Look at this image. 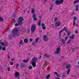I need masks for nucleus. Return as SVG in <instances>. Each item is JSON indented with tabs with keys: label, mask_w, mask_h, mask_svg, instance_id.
<instances>
[{
	"label": "nucleus",
	"mask_w": 79,
	"mask_h": 79,
	"mask_svg": "<svg viewBox=\"0 0 79 79\" xmlns=\"http://www.w3.org/2000/svg\"><path fill=\"white\" fill-rule=\"evenodd\" d=\"M54 74L56 75V76H57V75H58V73H57V72H54Z\"/></svg>",
	"instance_id": "41"
},
{
	"label": "nucleus",
	"mask_w": 79,
	"mask_h": 79,
	"mask_svg": "<svg viewBox=\"0 0 79 79\" xmlns=\"http://www.w3.org/2000/svg\"><path fill=\"white\" fill-rule=\"evenodd\" d=\"M62 30H63V31L64 30H66V27H64L63 29Z\"/></svg>",
	"instance_id": "37"
},
{
	"label": "nucleus",
	"mask_w": 79,
	"mask_h": 79,
	"mask_svg": "<svg viewBox=\"0 0 79 79\" xmlns=\"http://www.w3.org/2000/svg\"><path fill=\"white\" fill-rule=\"evenodd\" d=\"M2 51H5V50H6V48L5 47H3L2 48Z\"/></svg>",
	"instance_id": "26"
},
{
	"label": "nucleus",
	"mask_w": 79,
	"mask_h": 79,
	"mask_svg": "<svg viewBox=\"0 0 79 79\" xmlns=\"http://www.w3.org/2000/svg\"><path fill=\"white\" fill-rule=\"evenodd\" d=\"M39 18L40 20V19H41V16H39Z\"/></svg>",
	"instance_id": "53"
},
{
	"label": "nucleus",
	"mask_w": 79,
	"mask_h": 79,
	"mask_svg": "<svg viewBox=\"0 0 79 79\" xmlns=\"http://www.w3.org/2000/svg\"><path fill=\"white\" fill-rule=\"evenodd\" d=\"M32 67L31 65L28 68L29 69H30V70H31V69H32Z\"/></svg>",
	"instance_id": "30"
},
{
	"label": "nucleus",
	"mask_w": 79,
	"mask_h": 79,
	"mask_svg": "<svg viewBox=\"0 0 79 79\" xmlns=\"http://www.w3.org/2000/svg\"><path fill=\"white\" fill-rule=\"evenodd\" d=\"M63 58H64V56H62V57H61V59H63Z\"/></svg>",
	"instance_id": "54"
},
{
	"label": "nucleus",
	"mask_w": 79,
	"mask_h": 79,
	"mask_svg": "<svg viewBox=\"0 0 79 79\" xmlns=\"http://www.w3.org/2000/svg\"><path fill=\"white\" fill-rule=\"evenodd\" d=\"M28 61H29V59H28L26 60L24 59L23 60V61L24 63H27Z\"/></svg>",
	"instance_id": "23"
},
{
	"label": "nucleus",
	"mask_w": 79,
	"mask_h": 79,
	"mask_svg": "<svg viewBox=\"0 0 79 79\" xmlns=\"http://www.w3.org/2000/svg\"><path fill=\"white\" fill-rule=\"evenodd\" d=\"M7 70L8 71H10V67L7 68Z\"/></svg>",
	"instance_id": "34"
},
{
	"label": "nucleus",
	"mask_w": 79,
	"mask_h": 79,
	"mask_svg": "<svg viewBox=\"0 0 79 79\" xmlns=\"http://www.w3.org/2000/svg\"><path fill=\"white\" fill-rule=\"evenodd\" d=\"M7 58L9 59H10V56L9 55H7Z\"/></svg>",
	"instance_id": "42"
},
{
	"label": "nucleus",
	"mask_w": 79,
	"mask_h": 79,
	"mask_svg": "<svg viewBox=\"0 0 79 79\" xmlns=\"http://www.w3.org/2000/svg\"><path fill=\"white\" fill-rule=\"evenodd\" d=\"M41 26L42 27V29L43 30H45V29H46V27H45V24H44L42 23L41 24Z\"/></svg>",
	"instance_id": "12"
},
{
	"label": "nucleus",
	"mask_w": 79,
	"mask_h": 79,
	"mask_svg": "<svg viewBox=\"0 0 79 79\" xmlns=\"http://www.w3.org/2000/svg\"><path fill=\"white\" fill-rule=\"evenodd\" d=\"M41 23V20H40L38 22V25L39 26H40V23Z\"/></svg>",
	"instance_id": "22"
},
{
	"label": "nucleus",
	"mask_w": 79,
	"mask_h": 79,
	"mask_svg": "<svg viewBox=\"0 0 79 79\" xmlns=\"http://www.w3.org/2000/svg\"><path fill=\"white\" fill-rule=\"evenodd\" d=\"M27 33L29 32V28H28L27 29Z\"/></svg>",
	"instance_id": "45"
},
{
	"label": "nucleus",
	"mask_w": 79,
	"mask_h": 79,
	"mask_svg": "<svg viewBox=\"0 0 79 79\" xmlns=\"http://www.w3.org/2000/svg\"><path fill=\"white\" fill-rule=\"evenodd\" d=\"M13 16H16V14H14L13 15Z\"/></svg>",
	"instance_id": "58"
},
{
	"label": "nucleus",
	"mask_w": 79,
	"mask_h": 79,
	"mask_svg": "<svg viewBox=\"0 0 79 79\" xmlns=\"http://www.w3.org/2000/svg\"><path fill=\"white\" fill-rule=\"evenodd\" d=\"M78 1L77 0H75L73 2L74 4H76V3H77L78 2Z\"/></svg>",
	"instance_id": "33"
},
{
	"label": "nucleus",
	"mask_w": 79,
	"mask_h": 79,
	"mask_svg": "<svg viewBox=\"0 0 79 79\" xmlns=\"http://www.w3.org/2000/svg\"><path fill=\"white\" fill-rule=\"evenodd\" d=\"M73 50V52H74V50H75V48H73L72 49Z\"/></svg>",
	"instance_id": "51"
},
{
	"label": "nucleus",
	"mask_w": 79,
	"mask_h": 79,
	"mask_svg": "<svg viewBox=\"0 0 79 79\" xmlns=\"http://www.w3.org/2000/svg\"><path fill=\"white\" fill-rule=\"evenodd\" d=\"M20 66L21 68H23L24 66V65H25V64L24 63H21L20 64Z\"/></svg>",
	"instance_id": "13"
},
{
	"label": "nucleus",
	"mask_w": 79,
	"mask_h": 79,
	"mask_svg": "<svg viewBox=\"0 0 79 79\" xmlns=\"http://www.w3.org/2000/svg\"><path fill=\"white\" fill-rule=\"evenodd\" d=\"M44 4H46V3L47 2V0H44Z\"/></svg>",
	"instance_id": "36"
},
{
	"label": "nucleus",
	"mask_w": 79,
	"mask_h": 79,
	"mask_svg": "<svg viewBox=\"0 0 79 79\" xmlns=\"http://www.w3.org/2000/svg\"><path fill=\"white\" fill-rule=\"evenodd\" d=\"M64 31L63 30H61L59 32V35L60 37H61V33L62 32H63V31Z\"/></svg>",
	"instance_id": "27"
},
{
	"label": "nucleus",
	"mask_w": 79,
	"mask_h": 79,
	"mask_svg": "<svg viewBox=\"0 0 79 79\" xmlns=\"http://www.w3.org/2000/svg\"><path fill=\"white\" fill-rule=\"evenodd\" d=\"M32 65L33 66V67H35V66H36V63L35 62H32Z\"/></svg>",
	"instance_id": "19"
},
{
	"label": "nucleus",
	"mask_w": 79,
	"mask_h": 79,
	"mask_svg": "<svg viewBox=\"0 0 79 79\" xmlns=\"http://www.w3.org/2000/svg\"><path fill=\"white\" fill-rule=\"evenodd\" d=\"M78 26V24H76V27H77Z\"/></svg>",
	"instance_id": "60"
},
{
	"label": "nucleus",
	"mask_w": 79,
	"mask_h": 79,
	"mask_svg": "<svg viewBox=\"0 0 79 79\" xmlns=\"http://www.w3.org/2000/svg\"><path fill=\"white\" fill-rule=\"evenodd\" d=\"M56 79H61L60 78H56Z\"/></svg>",
	"instance_id": "62"
},
{
	"label": "nucleus",
	"mask_w": 79,
	"mask_h": 79,
	"mask_svg": "<svg viewBox=\"0 0 79 79\" xmlns=\"http://www.w3.org/2000/svg\"><path fill=\"white\" fill-rule=\"evenodd\" d=\"M53 6H51L50 8V10H52V7Z\"/></svg>",
	"instance_id": "46"
},
{
	"label": "nucleus",
	"mask_w": 79,
	"mask_h": 79,
	"mask_svg": "<svg viewBox=\"0 0 79 79\" xmlns=\"http://www.w3.org/2000/svg\"><path fill=\"white\" fill-rule=\"evenodd\" d=\"M18 66H19V64L17 63L16 64V69H18Z\"/></svg>",
	"instance_id": "32"
},
{
	"label": "nucleus",
	"mask_w": 79,
	"mask_h": 79,
	"mask_svg": "<svg viewBox=\"0 0 79 79\" xmlns=\"http://www.w3.org/2000/svg\"><path fill=\"white\" fill-rule=\"evenodd\" d=\"M44 56L45 57H46L47 58H49V57H50V55H49L47 54V53H46L45 54Z\"/></svg>",
	"instance_id": "14"
},
{
	"label": "nucleus",
	"mask_w": 79,
	"mask_h": 79,
	"mask_svg": "<svg viewBox=\"0 0 79 79\" xmlns=\"http://www.w3.org/2000/svg\"><path fill=\"white\" fill-rule=\"evenodd\" d=\"M75 24H76V22H73V26H74V25H75Z\"/></svg>",
	"instance_id": "48"
},
{
	"label": "nucleus",
	"mask_w": 79,
	"mask_h": 79,
	"mask_svg": "<svg viewBox=\"0 0 79 79\" xmlns=\"http://www.w3.org/2000/svg\"><path fill=\"white\" fill-rule=\"evenodd\" d=\"M48 37H47V36L46 35H44L43 36V40L45 41V42H47L48 41Z\"/></svg>",
	"instance_id": "10"
},
{
	"label": "nucleus",
	"mask_w": 79,
	"mask_h": 79,
	"mask_svg": "<svg viewBox=\"0 0 79 79\" xmlns=\"http://www.w3.org/2000/svg\"><path fill=\"white\" fill-rule=\"evenodd\" d=\"M60 51L61 49H60V48H57L56 51L54 52V53H55V54H58L59 53H60Z\"/></svg>",
	"instance_id": "8"
},
{
	"label": "nucleus",
	"mask_w": 79,
	"mask_h": 79,
	"mask_svg": "<svg viewBox=\"0 0 79 79\" xmlns=\"http://www.w3.org/2000/svg\"><path fill=\"white\" fill-rule=\"evenodd\" d=\"M36 28V25L35 24H33L31 25V32H34L35 30V28Z\"/></svg>",
	"instance_id": "5"
},
{
	"label": "nucleus",
	"mask_w": 79,
	"mask_h": 79,
	"mask_svg": "<svg viewBox=\"0 0 79 79\" xmlns=\"http://www.w3.org/2000/svg\"><path fill=\"white\" fill-rule=\"evenodd\" d=\"M38 39H39V37H37L35 40V43H37L38 42Z\"/></svg>",
	"instance_id": "24"
},
{
	"label": "nucleus",
	"mask_w": 79,
	"mask_h": 79,
	"mask_svg": "<svg viewBox=\"0 0 79 79\" xmlns=\"http://www.w3.org/2000/svg\"><path fill=\"white\" fill-rule=\"evenodd\" d=\"M12 32L14 34H17L19 32V31L16 28H14L13 29Z\"/></svg>",
	"instance_id": "7"
},
{
	"label": "nucleus",
	"mask_w": 79,
	"mask_h": 79,
	"mask_svg": "<svg viewBox=\"0 0 79 79\" xmlns=\"http://www.w3.org/2000/svg\"><path fill=\"white\" fill-rule=\"evenodd\" d=\"M63 0H56L55 2V3L56 5H58L63 3Z\"/></svg>",
	"instance_id": "3"
},
{
	"label": "nucleus",
	"mask_w": 79,
	"mask_h": 79,
	"mask_svg": "<svg viewBox=\"0 0 79 79\" xmlns=\"http://www.w3.org/2000/svg\"><path fill=\"white\" fill-rule=\"evenodd\" d=\"M15 78H17V79H20L19 73L17 71L15 72Z\"/></svg>",
	"instance_id": "6"
},
{
	"label": "nucleus",
	"mask_w": 79,
	"mask_h": 79,
	"mask_svg": "<svg viewBox=\"0 0 79 79\" xmlns=\"http://www.w3.org/2000/svg\"><path fill=\"white\" fill-rule=\"evenodd\" d=\"M76 7V10L77 11H78L79 10V5H77L75 6Z\"/></svg>",
	"instance_id": "18"
},
{
	"label": "nucleus",
	"mask_w": 79,
	"mask_h": 79,
	"mask_svg": "<svg viewBox=\"0 0 79 79\" xmlns=\"http://www.w3.org/2000/svg\"><path fill=\"white\" fill-rule=\"evenodd\" d=\"M24 20V19L23 17H20L18 19L17 23L15 24V26H19L20 25L23 24V21Z\"/></svg>",
	"instance_id": "1"
},
{
	"label": "nucleus",
	"mask_w": 79,
	"mask_h": 79,
	"mask_svg": "<svg viewBox=\"0 0 79 79\" xmlns=\"http://www.w3.org/2000/svg\"><path fill=\"white\" fill-rule=\"evenodd\" d=\"M74 35H72V36L71 37V38L72 39H74L75 37V36Z\"/></svg>",
	"instance_id": "25"
},
{
	"label": "nucleus",
	"mask_w": 79,
	"mask_h": 79,
	"mask_svg": "<svg viewBox=\"0 0 79 79\" xmlns=\"http://www.w3.org/2000/svg\"><path fill=\"white\" fill-rule=\"evenodd\" d=\"M32 62H35L37 61V59L36 57H33L32 58Z\"/></svg>",
	"instance_id": "11"
},
{
	"label": "nucleus",
	"mask_w": 79,
	"mask_h": 79,
	"mask_svg": "<svg viewBox=\"0 0 79 79\" xmlns=\"http://www.w3.org/2000/svg\"><path fill=\"white\" fill-rule=\"evenodd\" d=\"M32 45H33V46H34V45H35V42H33L32 43Z\"/></svg>",
	"instance_id": "35"
},
{
	"label": "nucleus",
	"mask_w": 79,
	"mask_h": 79,
	"mask_svg": "<svg viewBox=\"0 0 79 79\" xmlns=\"http://www.w3.org/2000/svg\"><path fill=\"white\" fill-rule=\"evenodd\" d=\"M13 64V62H11L10 63V65H12Z\"/></svg>",
	"instance_id": "44"
},
{
	"label": "nucleus",
	"mask_w": 79,
	"mask_h": 79,
	"mask_svg": "<svg viewBox=\"0 0 79 79\" xmlns=\"http://www.w3.org/2000/svg\"><path fill=\"white\" fill-rule=\"evenodd\" d=\"M25 74H28V73H27V72H26L25 73Z\"/></svg>",
	"instance_id": "59"
},
{
	"label": "nucleus",
	"mask_w": 79,
	"mask_h": 79,
	"mask_svg": "<svg viewBox=\"0 0 79 79\" xmlns=\"http://www.w3.org/2000/svg\"><path fill=\"white\" fill-rule=\"evenodd\" d=\"M0 43L2 46H4V47H7L8 45V44L6 42H2V40H0Z\"/></svg>",
	"instance_id": "4"
},
{
	"label": "nucleus",
	"mask_w": 79,
	"mask_h": 79,
	"mask_svg": "<svg viewBox=\"0 0 79 79\" xmlns=\"http://www.w3.org/2000/svg\"><path fill=\"white\" fill-rule=\"evenodd\" d=\"M74 19H76V17L74 16Z\"/></svg>",
	"instance_id": "55"
},
{
	"label": "nucleus",
	"mask_w": 79,
	"mask_h": 79,
	"mask_svg": "<svg viewBox=\"0 0 79 79\" xmlns=\"http://www.w3.org/2000/svg\"><path fill=\"white\" fill-rule=\"evenodd\" d=\"M76 19H74L73 20V22H76Z\"/></svg>",
	"instance_id": "61"
},
{
	"label": "nucleus",
	"mask_w": 79,
	"mask_h": 79,
	"mask_svg": "<svg viewBox=\"0 0 79 79\" xmlns=\"http://www.w3.org/2000/svg\"><path fill=\"white\" fill-rule=\"evenodd\" d=\"M71 40H69V41L67 42V44H69V43H70V42H71Z\"/></svg>",
	"instance_id": "38"
},
{
	"label": "nucleus",
	"mask_w": 79,
	"mask_h": 79,
	"mask_svg": "<svg viewBox=\"0 0 79 79\" xmlns=\"http://www.w3.org/2000/svg\"><path fill=\"white\" fill-rule=\"evenodd\" d=\"M11 61H14V58H12L11 59Z\"/></svg>",
	"instance_id": "56"
},
{
	"label": "nucleus",
	"mask_w": 79,
	"mask_h": 79,
	"mask_svg": "<svg viewBox=\"0 0 79 79\" xmlns=\"http://www.w3.org/2000/svg\"><path fill=\"white\" fill-rule=\"evenodd\" d=\"M57 19H58V17H56L54 18V21H57Z\"/></svg>",
	"instance_id": "28"
},
{
	"label": "nucleus",
	"mask_w": 79,
	"mask_h": 79,
	"mask_svg": "<svg viewBox=\"0 0 79 79\" xmlns=\"http://www.w3.org/2000/svg\"><path fill=\"white\" fill-rule=\"evenodd\" d=\"M60 24H61V22L57 21L55 24V26L56 27H59L60 26Z\"/></svg>",
	"instance_id": "9"
},
{
	"label": "nucleus",
	"mask_w": 79,
	"mask_h": 79,
	"mask_svg": "<svg viewBox=\"0 0 79 79\" xmlns=\"http://www.w3.org/2000/svg\"><path fill=\"white\" fill-rule=\"evenodd\" d=\"M41 57H42V56H39V57L38 58V59H40L41 58Z\"/></svg>",
	"instance_id": "49"
},
{
	"label": "nucleus",
	"mask_w": 79,
	"mask_h": 79,
	"mask_svg": "<svg viewBox=\"0 0 79 79\" xmlns=\"http://www.w3.org/2000/svg\"><path fill=\"white\" fill-rule=\"evenodd\" d=\"M60 41L61 42H63V44H65V41L64 40V39H63V38L61 39Z\"/></svg>",
	"instance_id": "17"
},
{
	"label": "nucleus",
	"mask_w": 79,
	"mask_h": 79,
	"mask_svg": "<svg viewBox=\"0 0 79 79\" xmlns=\"http://www.w3.org/2000/svg\"><path fill=\"white\" fill-rule=\"evenodd\" d=\"M70 65H69V64H68L66 65V68H67V69H69V68H70Z\"/></svg>",
	"instance_id": "21"
},
{
	"label": "nucleus",
	"mask_w": 79,
	"mask_h": 79,
	"mask_svg": "<svg viewBox=\"0 0 79 79\" xmlns=\"http://www.w3.org/2000/svg\"><path fill=\"white\" fill-rule=\"evenodd\" d=\"M75 32L76 34H78V32L77 31H75Z\"/></svg>",
	"instance_id": "50"
},
{
	"label": "nucleus",
	"mask_w": 79,
	"mask_h": 79,
	"mask_svg": "<svg viewBox=\"0 0 79 79\" xmlns=\"http://www.w3.org/2000/svg\"><path fill=\"white\" fill-rule=\"evenodd\" d=\"M68 38V36H67L65 38V40H67Z\"/></svg>",
	"instance_id": "39"
},
{
	"label": "nucleus",
	"mask_w": 79,
	"mask_h": 79,
	"mask_svg": "<svg viewBox=\"0 0 79 79\" xmlns=\"http://www.w3.org/2000/svg\"><path fill=\"white\" fill-rule=\"evenodd\" d=\"M1 21H2V22L3 21V19L2 18V17H0V22H1Z\"/></svg>",
	"instance_id": "31"
},
{
	"label": "nucleus",
	"mask_w": 79,
	"mask_h": 79,
	"mask_svg": "<svg viewBox=\"0 0 79 79\" xmlns=\"http://www.w3.org/2000/svg\"><path fill=\"white\" fill-rule=\"evenodd\" d=\"M23 40H20V42H19V46H21V45H22V44H23Z\"/></svg>",
	"instance_id": "15"
},
{
	"label": "nucleus",
	"mask_w": 79,
	"mask_h": 79,
	"mask_svg": "<svg viewBox=\"0 0 79 79\" xmlns=\"http://www.w3.org/2000/svg\"><path fill=\"white\" fill-rule=\"evenodd\" d=\"M24 42L25 44H27L28 42V39L27 38H26L24 40Z\"/></svg>",
	"instance_id": "16"
},
{
	"label": "nucleus",
	"mask_w": 79,
	"mask_h": 79,
	"mask_svg": "<svg viewBox=\"0 0 79 79\" xmlns=\"http://www.w3.org/2000/svg\"><path fill=\"white\" fill-rule=\"evenodd\" d=\"M65 31L66 32H68V30H65Z\"/></svg>",
	"instance_id": "63"
},
{
	"label": "nucleus",
	"mask_w": 79,
	"mask_h": 79,
	"mask_svg": "<svg viewBox=\"0 0 79 79\" xmlns=\"http://www.w3.org/2000/svg\"><path fill=\"white\" fill-rule=\"evenodd\" d=\"M70 34H71V32H68V34H67V35H68V36L69 35H70Z\"/></svg>",
	"instance_id": "40"
},
{
	"label": "nucleus",
	"mask_w": 79,
	"mask_h": 79,
	"mask_svg": "<svg viewBox=\"0 0 79 79\" xmlns=\"http://www.w3.org/2000/svg\"><path fill=\"white\" fill-rule=\"evenodd\" d=\"M69 71H70V69H69L67 71V74H69Z\"/></svg>",
	"instance_id": "29"
},
{
	"label": "nucleus",
	"mask_w": 79,
	"mask_h": 79,
	"mask_svg": "<svg viewBox=\"0 0 79 79\" xmlns=\"http://www.w3.org/2000/svg\"><path fill=\"white\" fill-rule=\"evenodd\" d=\"M78 64H79V61L78 62Z\"/></svg>",
	"instance_id": "64"
},
{
	"label": "nucleus",
	"mask_w": 79,
	"mask_h": 79,
	"mask_svg": "<svg viewBox=\"0 0 79 79\" xmlns=\"http://www.w3.org/2000/svg\"><path fill=\"white\" fill-rule=\"evenodd\" d=\"M57 76H58V77H61V76L58 75V74L57 75Z\"/></svg>",
	"instance_id": "52"
},
{
	"label": "nucleus",
	"mask_w": 79,
	"mask_h": 79,
	"mask_svg": "<svg viewBox=\"0 0 79 79\" xmlns=\"http://www.w3.org/2000/svg\"><path fill=\"white\" fill-rule=\"evenodd\" d=\"M50 74H49L45 78L46 79H49L50 78Z\"/></svg>",
	"instance_id": "20"
},
{
	"label": "nucleus",
	"mask_w": 79,
	"mask_h": 79,
	"mask_svg": "<svg viewBox=\"0 0 79 79\" xmlns=\"http://www.w3.org/2000/svg\"><path fill=\"white\" fill-rule=\"evenodd\" d=\"M32 38H30V42H32Z\"/></svg>",
	"instance_id": "43"
},
{
	"label": "nucleus",
	"mask_w": 79,
	"mask_h": 79,
	"mask_svg": "<svg viewBox=\"0 0 79 79\" xmlns=\"http://www.w3.org/2000/svg\"><path fill=\"white\" fill-rule=\"evenodd\" d=\"M2 49V46H0V50H1Z\"/></svg>",
	"instance_id": "47"
},
{
	"label": "nucleus",
	"mask_w": 79,
	"mask_h": 79,
	"mask_svg": "<svg viewBox=\"0 0 79 79\" xmlns=\"http://www.w3.org/2000/svg\"><path fill=\"white\" fill-rule=\"evenodd\" d=\"M31 12L32 14V17L33 18V20L34 21H37V18H36V14H34V13L35 12V9L34 8H32L31 10Z\"/></svg>",
	"instance_id": "2"
},
{
	"label": "nucleus",
	"mask_w": 79,
	"mask_h": 79,
	"mask_svg": "<svg viewBox=\"0 0 79 79\" xmlns=\"http://www.w3.org/2000/svg\"><path fill=\"white\" fill-rule=\"evenodd\" d=\"M62 77H65V76H64V75H62Z\"/></svg>",
	"instance_id": "57"
}]
</instances>
